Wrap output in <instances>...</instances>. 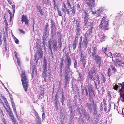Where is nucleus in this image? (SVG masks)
Wrapping results in <instances>:
<instances>
[{"instance_id":"nucleus-45","label":"nucleus","mask_w":124,"mask_h":124,"mask_svg":"<svg viewBox=\"0 0 124 124\" xmlns=\"http://www.w3.org/2000/svg\"><path fill=\"white\" fill-rule=\"evenodd\" d=\"M123 62L122 60H121V61H119L117 63V64L119 65V66H122V65H121V64H122V62Z\"/></svg>"},{"instance_id":"nucleus-57","label":"nucleus","mask_w":124,"mask_h":124,"mask_svg":"<svg viewBox=\"0 0 124 124\" xmlns=\"http://www.w3.org/2000/svg\"><path fill=\"white\" fill-rule=\"evenodd\" d=\"M67 13V14L69 15L70 14L69 10V9H67V8L66 9L65 13Z\"/></svg>"},{"instance_id":"nucleus-24","label":"nucleus","mask_w":124,"mask_h":124,"mask_svg":"<svg viewBox=\"0 0 124 124\" xmlns=\"http://www.w3.org/2000/svg\"><path fill=\"white\" fill-rule=\"evenodd\" d=\"M62 39H58V46H59L60 48H61L62 46Z\"/></svg>"},{"instance_id":"nucleus-6","label":"nucleus","mask_w":124,"mask_h":124,"mask_svg":"<svg viewBox=\"0 0 124 124\" xmlns=\"http://www.w3.org/2000/svg\"><path fill=\"white\" fill-rule=\"evenodd\" d=\"M106 17H103L100 25L101 28L105 30H107L108 29V21L106 20Z\"/></svg>"},{"instance_id":"nucleus-7","label":"nucleus","mask_w":124,"mask_h":124,"mask_svg":"<svg viewBox=\"0 0 124 124\" xmlns=\"http://www.w3.org/2000/svg\"><path fill=\"white\" fill-rule=\"evenodd\" d=\"M85 3L87 4V6L89 8L91 11L93 8V7L95 5V1L94 0H83Z\"/></svg>"},{"instance_id":"nucleus-20","label":"nucleus","mask_w":124,"mask_h":124,"mask_svg":"<svg viewBox=\"0 0 124 124\" xmlns=\"http://www.w3.org/2000/svg\"><path fill=\"white\" fill-rule=\"evenodd\" d=\"M44 33L45 36H47L49 34L48 25L47 23L44 29Z\"/></svg>"},{"instance_id":"nucleus-48","label":"nucleus","mask_w":124,"mask_h":124,"mask_svg":"<svg viewBox=\"0 0 124 124\" xmlns=\"http://www.w3.org/2000/svg\"><path fill=\"white\" fill-rule=\"evenodd\" d=\"M110 69L109 68L108 69V76L109 77H110Z\"/></svg>"},{"instance_id":"nucleus-10","label":"nucleus","mask_w":124,"mask_h":124,"mask_svg":"<svg viewBox=\"0 0 124 124\" xmlns=\"http://www.w3.org/2000/svg\"><path fill=\"white\" fill-rule=\"evenodd\" d=\"M76 24V35H75V39H77L78 36L79 35L81 32V27L79 26V23Z\"/></svg>"},{"instance_id":"nucleus-1","label":"nucleus","mask_w":124,"mask_h":124,"mask_svg":"<svg viewBox=\"0 0 124 124\" xmlns=\"http://www.w3.org/2000/svg\"><path fill=\"white\" fill-rule=\"evenodd\" d=\"M82 92L83 95L85 94L87 96H88V92L89 95V99L90 101H91V99L93 100V97L95 96V95L93 92V89L92 86L91 85L88 86L87 89L85 88L84 89H82Z\"/></svg>"},{"instance_id":"nucleus-50","label":"nucleus","mask_w":124,"mask_h":124,"mask_svg":"<svg viewBox=\"0 0 124 124\" xmlns=\"http://www.w3.org/2000/svg\"><path fill=\"white\" fill-rule=\"evenodd\" d=\"M4 102L5 103V104L6 105V106H7L8 107V108H9V107H8V102L7 100H6V99H5V100H4Z\"/></svg>"},{"instance_id":"nucleus-31","label":"nucleus","mask_w":124,"mask_h":124,"mask_svg":"<svg viewBox=\"0 0 124 124\" xmlns=\"http://www.w3.org/2000/svg\"><path fill=\"white\" fill-rule=\"evenodd\" d=\"M80 52L79 53V55L81 57L80 58L81 59V61H82L83 60V58L84 57V56H83L82 55V53L83 52L81 51V50H80Z\"/></svg>"},{"instance_id":"nucleus-3","label":"nucleus","mask_w":124,"mask_h":124,"mask_svg":"<svg viewBox=\"0 0 124 124\" xmlns=\"http://www.w3.org/2000/svg\"><path fill=\"white\" fill-rule=\"evenodd\" d=\"M21 76L22 85L24 90L26 92L28 86V80L25 75V73L24 72H22Z\"/></svg>"},{"instance_id":"nucleus-29","label":"nucleus","mask_w":124,"mask_h":124,"mask_svg":"<svg viewBox=\"0 0 124 124\" xmlns=\"http://www.w3.org/2000/svg\"><path fill=\"white\" fill-rule=\"evenodd\" d=\"M87 23H88V24H89V25H88L87 24V25H86V26H90V28L91 29H92V28H93L92 26L94 24V23L93 22H88Z\"/></svg>"},{"instance_id":"nucleus-51","label":"nucleus","mask_w":124,"mask_h":124,"mask_svg":"<svg viewBox=\"0 0 124 124\" xmlns=\"http://www.w3.org/2000/svg\"><path fill=\"white\" fill-rule=\"evenodd\" d=\"M102 82L103 83H105L106 81V79L105 77L103 75H102Z\"/></svg>"},{"instance_id":"nucleus-9","label":"nucleus","mask_w":124,"mask_h":124,"mask_svg":"<svg viewBox=\"0 0 124 124\" xmlns=\"http://www.w3.org/2000/svg\"><path fill=\"white\" fill-rule=\"evenodd\" d=\"M82 16L83 18V24L84 26H85L87 24L89 25L88 22V20L89 18L88 14L86 12H85L84 14H83Z\"/></svg>"},{"instance_id":"nucleus-47","label":"nucleus","mask_w":124,"mask_h":124,"mask_svg":"<svg viewBox=\"0 0 124 124\" xmlns=\"http://www.w3.org/2000/svg\"><path fill=\"white\" fill-rule=\"evenodd\" d=\"M75 9H74V8H73L71 10V11L72 12V15L73 16H74L75 13Z\"/></svg>"},{"instance_id":"nucleus-8","label":"nucleus","mask_w":124,"mask_h":124,"mask_svg":"<svg viewBox=\"0 0 124 124\" xmlns=\"http://www.w3.org/2000/svg\"><path fill=\"white\" fill-rule=\"evenodd\" d=\"M34 56L35 60L37 61L39 58H42L43 56V52L41 49H39L36 52Z\"/></svg>"},{"instance_id":"nucleus-12","label":"nucleus","mask_w":124,"mask_h":124,"mask_svg":"<svg viewBox=\"0 0 124 124\" xmlns=\"http://www.w3.org/2000/svg\"><path fill=\"white\" fill-rule=\"evenodd\" d=\"M92 80L93 81L95 82V81H98V84L99 85L100 84V80H99V78L98 75H97L96 74L94 75H93L92 76L90 77Z\"/></svg>"},{"instance_id":"nucleus-56","label":"nucleus","mask_w":124,"mask_h":124,"mask_svg":"<svg viewBox=\"0 0 124 124\" xmlns=\"http://www.w3.org/2000/svg\"><path fill=\"white\" fill-rule=\"evenodd\" d=\"M107 55L108 56L110 57L111 58L112 57L113 58V57H111V56L112 55V53H108Z\"/></svg>"},{"instance_id":"nucleus-62","label":"nucleus","mask_w":124,"mask_h":124,"mask_svg":"<svg viewBox=\"0 0 124 124\" xmlns=\"http://www.w3.org/2000/svg\"><path fill=\"white\" fill-rule=\"evenodd\" d=\"M16 59L17 61V62L18 63V64L19 65H20V60L18 58H17Z\"/></svg>"},{"instance_id":"nucleus-25","label":"nucleus","mask_w":124,"mask_h":124,"mask_svg":"<svg viewBox=\"0 0 124 124\" xmlns=\"http://www.w3.org/2000/svg\"><path fill=\"white\" fill-rule=\"evenodd\" d=\"M55 31H51V37L52 40H53L54 39V37L56 34Z\"/></svg>"},{"instance_id":"nucleus-28","label":"nucleus","mask_w":124,"mask_h":124,"mask_svg":"<svg viewBox=\"0 0 124 124\" xmlns=\"http://www.w3.org/2000/svg\"><path fill=\"white\" fill-rule=\"evenodd\" d=\"M106 37V36L103 35H101V36L100 37L99 39L100 42H102L104 40L105 38Z\"/></svg>"},{"instance_id":"nucleus-38","label":"nucleus","mask_w":124,"mask_h":124,"mask_svg":"<svg viewBox=\"0 0 124 124\" xmlns=\"http://www.w3.org/2000/svg\"><path fill=\"white\" fill-rule=\"evenodd\" d=\"M84 117H85V118L87 119V120H89L90 117L89 115L87 114L85 115Z\"/></svg>"},{"instance_id":"nucleus-23","label":"nucleus","mask_w":124,"mask_h":124,"mask_svg":"<svg viewBox=\"0 0 124 124\" xmlns=\"http://www.w3.org/2000/svg\"><path fill=\"white\" fill-rule=\"evenodd\" d=\"M61 98V102L62 103V105H63L64 102V101L66 100V98L65 96L63 94V93L62 96Z\"/></svg>"},{"instance_id":"nucleus-27","label":"nucleus","mask_w":124,"mask_h":124,"mask_svg":"<svg viewBox=\"0 0 124 124\" xmlns=\"http://www.w3.org/2000/svg\"><path fill=\"white\" fill-rule=\"evenodd\" d=\"M72 88L73 90L75 91V92H77L78 90V88L76 85H72Z\"/></svg>"},{"instance_id":"nucleus-22","label":"nucleus","mask_w":124,"mask_h":124,"mask_svg":"<svg viewBox=\"0 0 124 124\" xmlns=\"http://www.w3.org/2000/svg\"><path fill=\"white\" fill-rule=\"evenodd\" d=\"M95 59L96 63L101 64V58L100 56H99L95 58Z\"/></svg>"},{"instance_id":"nucleus-13","label":"nucleus","mask_w":124,"mask_h":124,"mask_svg":"<svg viewBox=\"0 0 124 124\" xmlns=\"http://www.w3.org/2000/svg\"><path fill=\"white\" fill-rule=\"evenodd\" d=\"M10 99L11 103L12 104V107L13 108V110L15 112V114H16V116L17 117L18 116L17 113V112L16 111L15 105L14 102L13 98Z\"/></svg>"},{"instance_id":"nucleus-17","label":"nucleus","mask_w":124,"mask_h":124,"mask_svg":"<svg viewBox=\"0 0 124 124\" xmlns=\"http://www.w3.org/2000/svg\"><path fill=\"white\" fill-rule=\"evenodd\" d=\"M28 20L27 19V18L24 15H23L22 17L21 21L22 23L24 22H25V24L27 25L28 24Z\"/></svg>"},{"instance_id":"nucleus-5","label":"nucleus","mask_w":124,"mask_h":124,"mask_svg":"<svg viewBox=\"0 0 124 124\" xmlns=\"http://www.w3.org/2000/svg\"><path fill=\"white\" fill-rule=\"evenodd\" d=\"M65 86L67 85L70 81V75L72 74V72L70 67H65Z\"/></svg>"},{"instance_id":"nucleus-2","label":"nucleus","mask_w":124,"mask_h":124,"mask_svg":"<svg viewBox=\"0 0 124 124\" xmlns=\"http://www.w3.org/2000/svg\"><path fill=\"white\" fill-rule=\"evenodd\" d=\"M49 46V50L51 53V54L53 57V55L52 51V48L54 51H56L58 48L57 46V43L55 41L49 39L48 41Z\"/></svg>"},{"instance_id":"nucleus-41","label":"nucleus","mask_w":124,"mask_h":124,"mask_svg":"<svg viewBox=\"0 0 124 124\" xmlns=\"http://www.w3.org/2000/svg\"><path fill=\"white\" fill-rule=\"evenodd\" d=\"M118 87V86L116 84L114 86H113V88L114 90L117 91Z\"/></svg>"},{"instance_id":"nucleus-63","label":"nucleus","mask_w":124,"mask_h":124,"mask_svg":"<svg viewBox=\"0 0 124 124\" xmlns=\"http://www.w3.org/2000/svg\"><path fill=\"white\" fill-rule=\"evenodd\" d=\"M81 44H82V43L81 42H80L79 43V49H80L81 50Z\"/></svg>"},{"instance_id":"nucleus-52","label":"nucleus","mask_w":124,"mask_h":124,"mask_svg":"<svg viewBox=\"0 0 124 124\" xmlns=\"http://www.w3.org/2000/svg\"><path fill=\"white\" fill-rule=\"evenodd\" d=\"M57 10H58V15L59 16H62V15L61 14V11H59L58 10V8H57Z\"/></svg>"},{"instance_id":"nucleus-33","label":"nucleus","mask_w":124,"mask_h":124,"mask_svg":"<svg viewBox=\"0 0 124 124\" xmlns=\"http://www.w3.org/2000/svg\"><path fill=\"white\" fill-rule=\"evenodd\" d=\"M96 53H92V57L93 58L95 59L99 56Z\"/></svg>"},{"instance_id":"nucleus-43","label":"nucleus","mask_w":124,"mask_h":124,"mask_svg":"<svg viewBox=\"0 0 124 124\" xmlns=\"http://www.w3.org/2000/svg\"><path fill=\"white\" fill-rule=\"evenodd\" d=\"M14 40H15V43L17 44H19V41L17 39L16 37H15L14 36Z\"/></svg>"},{"instance_id":"nucleus-53","label":"nucleus","mask_w":124,"mask_h":124,"mask_svg":"<svg viewBox=\"0 0 124 124\" xmlns=\"http://www.w3.org/2000/svg\"><path fill=\"white\" fill-rule=\"evenodd\" d=\"M8 12L10 15V17H13V16L14 15H13H13L12 14L11 11L10 10H8Z\"/></svg>"},{"instance_id":"nucleus-14","label":"nucleus","mask_w":124,"mask_h":124,"mask_svg":"<svg viewBox=\"0 0 124 124\" xmlns=\"http://www.w3.org/2000/svg\"><path fill=\"white\" fill-rule=\"evenodd\" d=\"M96 74L95 73V69L94 67L92 68L89 71L88 73V75L89 77L92 76Z\"/></svg>"},{"instance_id":"nucleus-11","label":"nucleus","mask_w":124,"mask_h":124,"mask_svg":"<svg viewBox=\"0 0 124 124\" xmlns=\"http://www.w3.org/2000/svg\"><path fill=\"white\" fill-rule=\"evenodd\" d=\"M65 67H70L71 65V60L69 57H67L65 60Z\"/></svg>"},{"instance_id":"nucleus-64","label":"nucleus","mask_w":124,"mask_h":124,"mask_svg":"<svg viewBox=\"0 0 124 124\" xmlns=\"http://www.w3.org/2000/svg\"><path fill=\"white\" fill-rule=\"evenodd\" d=\"M37 8L39 11L41 10V7L40 6H38L37 7Z\"/></svg>"},{"instance_id":"nucleus-30","label":"nucleus","mask_w":124,"mask_h":124,"mask_svg":"<svg viewBox=\"0 0 124 124\" xmlns=\"http://www.w3.org/2000/svg\"><path fill=\"white\" fill-rule=\"evenodd\" d=\"M77 44V43L76 41V39H75V40L74 41L73 44V50H74L75 49L76 47Z\"/></svg>"},{"instance_id":"nucleus-61","label":"nucleus","mask_w":124,"mask_h":124,"mask_svg":"<svg viewBox=\"0 0 124 124\" xmlns=\"http://www.w3.org/2000/svg\"><path fill=\"white\" fill-rule=\"evenodd\" d=\"M84 60H83L82 61H81L82 62V64H83V65L84 68L85 67V63L84 62Z\"/></svg>"},{"instance_id":"nucleus-16","label":"nucleus","mask_w":124,"mask_h":124,"mask_svg":"<svg viewBox=\"0 0 124 124\" xmlns=\"http://www.w3.org/2000/svg\"><path fill=\"white\" fill-rule=\"evenodd\" d=\"M121 85V87L120 89L118 91L120 92V97H124V86H122L121 84H120Z\"/></svg>"},{"instance_id":"nucleus-60","label":"nucleus","mask_w":124,"mask_h":124,"mask_svg":"<svg viewBox=\"0 0 124 124\" xmlns=\"http://www.w3.org/2000/svg\"><path fill=\"white\" fill-rule=\"evenodd\" d=\"M18 30L21 33H22L23 34L25 33V32L23 30L21 29H19Z\"/></svg>"},{"instance_id":"nucleus-37","label":"nucleus","mask_w":124,"mask_h":124,"mask_svg":"<svg viewBox=\"0 0 124 124\" xmlns=\"http://www.w3.org/2000/svg\"><path fill=\"white\" fill-rule=\"evenodd\" d=\"M54 4V8L56 10V9L57 8H58V6L57 5H56V1L55 0H53Z\"/></svg>"},{"instance_id":"nucleus-36","label":"nucleus","mask_w":124,"mask_h":124,"mask_svg":"<svg viewBox=\"0 0 124 124\" xmlns=\"http://www.w3.org/2000/svg\"><path fill=\"white\" fill-rule=\"evenodd\" d=\"M93 49L92 53H97L96 47V46H93Z\"/></svg>"},{"instance_id":"nucleus-26","label":"nucleus","mask_w":124,"mask_h":124,"mask_svg":"<svg viewBox=\"0 0 124 124\" xmlns=\"http://www.w3.org/2000/svg\"><path fill=\"white\" fill-rule=\"evenodd\" d=\"M37 71L35 69H33L32 70V78L36 75Z\"/></svg>"},{"instance_id":"nucleus-46","label":"nucleus","mask_w":124,"mask_h":124,"mask_svg":"<svg viewBox=\"0 0 124 124\" xmlns=\"http://www.w3.org/2000/svg\"><path fill=\"white\" fill-rule=\"evenodd\" d=\"M87 51L88 52V53L90 54L91 52V49L90 47H88Z\"/></svg>"},{"instance_id":"nucleus-40","label":"nucleus","mask_w":124,"mask_h":124,"mask_svg":"<svg viewBox=\"0 0 124 124\" xmlns=\"http://www.w3.org/2000/svg\"><path fill=\"white\" fill-rule=\"evenodd\" d=\"M120 61V60H119L118 59H117L116 58L115 59V61H114V64H116L119 61Z\"/></svg>"},{"instance_id":"nucleus-59","label":"nucleus","mask_w":124,"mask_h":124,"mask_svg":"<svg viewBox=\"0 0 124 124\" xmlns=\"http://www.w3.org/2000/svg\"><path fill=\"white\" fill-rule=\"evenodd\" d=\"M62 71H61V70H60V72H59V76H60V78H61L62 77Z\"/></svg>"},{"instance_id":"nucleus-44","label":"nucleus","mask_w":124,"mask_h":124,"mask_svg":"<svg viewBox=\"0 0 124 124\" xmlns=\"http://www.w3.org/2000/svg\"><path fill=\"white\" fill-rule=\"evenodd\" d=\"M9 110L8 111V112L9 116H11L12 115V112L10 110H11L10 107H9Z\"/></svg>"},{"instance_id":"nucleus-55","label":"nucleus","mask_w":124,"mask_h":124,"mask_svg":"<svg viewBox=\"0 0 124 124\" xmlns=\"http://www.w3.org/2000/svg\"><path fill=\"white\" fill-rule=\"evenodd\" d=\"M63 60H62L61 62H60V66H63V65H64L63 63Z\"/></svg>"},{"instance_id":"nucleus-4","label":"nucleus","mask_w":124,"mask_h":124,"mask_svg":"<svg viewBox=\"0 0 124 124\" xmlns=\"http://www.w3.org/2000/svg\"><path fill=\"white\" fill-rule=\"evenodd\" d=\"M92 31L91 29H89L87 31L85 35V38L83 40L82 45L83 46V47L85 49L87 47V45L88 42L87 40L92 33Z\"/></svg>"},{"instance_id":"nucleus-49","label":"nucleus","mask_w":124,"mask_h":124,"mask_svg":"<svg viewBox=\"0 0 124 124\" xmlns=\"http://www.w3.org/2000/svg\"><path fill=\"white\" fill-rule=\"evenodd\" d=\"M111 68L113 70L114 72H116V70L115 68V67L114 66H111Z\"/></svg>"},{"instance_id":"nucleus-54","label":"nucleus","mask_w":124,"mask_h":124,"mask_svg":"<svg viewBox=\"0 0 124 124\" xmlns=\"http://www.w3.org/2000/svg\"><path fill=\"white\" fill-rule=\"evenodd\" d=\"M46 72H42V75L43 77H46Z\"/></svg>"},{"instance_id":"nucleus-35","label":"nucleus","mask_w":124,"mask_h":124,"mask_svg":"<svg viewBox=\"0 0 124 124\" xmlns=\"http://www.w3.org/2000/svg\"><path fill=\"white\" fill-rule=\"evenodd\" d=\"M79 74V77L77 79V80L78 81H81L82 79V76L81 74L80 73H78Z\"/></svg>"},{"instance_id":"nucleus-58","label":"nucleus","mask_w":124,"mask_h":124,"mask_svg":"<svg viewBox=\"0 0 124 124\" xmlns=\"http://www.w3.org/2000/svg\"><path fill=\"white\" fill-rule=\"evenodd\" d=\"M14 124H18L17 122L15 119H13L12 121Z\"/></svg>"},{"instance_id":"nucleus-19","label":"nucleus","mask_w":124,"mask_h":124,"mask_svg":"<svg viewBox=\"0 0 124 124\" xmlns=\"http://www.w3.org/2000/svg\"><path fill=\"white\" fill-rule=\"evenodd\" d=\"M92 102L93 104V107L94 112V114L96 115L97 113V107L96 106V105L94 103V101L93 100H92Z\"/></svg>"},{"instance_id":"nucleus-32","label":"nucleus","mask_w":124,"mask_h":124,"mask_svg":"<svg viewBox=\"0 0 124 124\" xmlns=\"http://www.w3.org/2000/svg\"><path fill=\"white\" fill-rule=\"evenodd\" d=\"M57 35L58 39H62V36L59 32H57Z\"/></svg>"},{"instance_id":"nucleus-15","label":"nucleus","mask_w":124,"mask_h":124,"mask_svg":"<svg viewBox=\"0 0 124 124\" xmlns=\"http://www.w3.org/2000/svg\"><path fill=\"white\" fill-rule=\"evenodd\" d=\"M51 31H55L56 30L55 24L54 21L53 20H51Z\"/></svg>"},{"instance_id":"nucleus-39","label":"nucleus","mask_w":124,"mask_h":124,"mask_svg":"<svg viewBox=\"0 0 124 124\" xmlns=\"http://www.w3.org/2000/svg\"><path fill=\"white\" fill-rule=\"evenodd\" d=\"M37 118V124H41L40 123V120L39 118V116L38 117H36Z\"/></svg>"},{"instance_id":"nucleus-18","label":"nucleus","mask_w":124,"mask_h":124,"mask_svg":"<svg viewBox=\"0 0 124 124\" xmlns=\"http://www.w3.org/2000/svg\"><path fill=\"white\" fill-rule=\"evenodd\" d=\"M103 11V8H99L96 11V16H99L101 13Z\"/></svg>"},{"instance_id":"nucleus-34","label":"nucleus","mask_w":124,"mask_h":124,"mask_svg":"<svg viewBox=\"0 0 124 124\" xmlns=\"http://www.w3.org/2000/svg\"><path fill=\"white\" fill-rule=\"evenodd\" d=\"M77 61H76L74 59L73 60V62L74 65V68H77Z\"/></svg>"},{"instance_id":"nucleus-21","label":"nucleus","mask_w":124,"mask_h":124,"mask_svg":"<svg viewBox=\"0 0 124 124\" xmlns=\"http://www.w3.org/2000/svg\"><path fill=\"white\" fill-rule=\"evenodd\" d=\"M85 106L88 109L89 111H90V112H91L92 110L91 104L86 103L85 105Z\"/></svg>"},{"instance_id":"nucleus-42","label":"nucleus","mask_w":124,"mask_h":124,"mask_svg":"<svg viewBox=\"0 0 124 124\" xmlns=\"http://www.w3.org/2000/svg\"><path fill=\"white\" fill-rule=\"evenodd\" d=\"M47 64L46 62H45L43 65V69H46L47 68Z\"/></svg>"}]
</instances>
